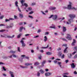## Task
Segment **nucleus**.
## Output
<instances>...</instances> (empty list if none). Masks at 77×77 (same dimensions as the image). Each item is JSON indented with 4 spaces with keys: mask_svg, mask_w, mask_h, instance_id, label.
<instances>
[{
    "mask_svg": "<svg viewBox=\"0 0 77 77\" xmlns=\"http://www.w3.org/2000/svg\"><path fill=\"white\" fill-rule=\"evenodd\" d=\"M51 17H53V19L54 21H56L57 20V16L56 15H51L48 18H51Z\"/></svg>",
    "mask_w": 77,
    "mask_h": 77,
    "instance_id": "obj_1",
    "label": "nucleus"
},
{
    "mask_svg": "<svg viewBox=\"0 0 77 77\" xmlns=\"http://www.w3.org/2000/svg\"><path fill=\"white\" fill-rule=\"evenodd\" d=\"M69 4L68 5L67 7V9L68 10H71V9H72L71 7L72 5V3L71 2H69Z\"/></svg>",
    "mask_w": 77,
    "mask_h": 77,
    "instance_id": "obj_2",
    "label": "nucleus"
},
{
    "mask_svg": "<svg viewBox=\"0 0 77 77\" xmlns=\"http://www.w3.org/2000/svg\"><path fill=\"white\" fill-rule=\"evenodd\" d=\"M18 2L17 1H16L15 2V5L16 6L17 8L18 11L20 12H21V10L20 9V8H19V7H18Z\"/></svg>",
    "mask_w": 77,
    "mask_h": 77,
    "instance_id": "obj_3",
    "label": "nucleus"
},
{
    "mask_svg": "<svg viewBox=\"0 0 77 77\" xmlns=\"http://www.w3.org/2000/svg\"><path fill=\"white\" fill-rule=\"evenodd\" d=\"M67 36L66 37V38L68 40H71L72 39V38L71 37V35L68 34Z\"/></svg>",
    "mask_w": 77,
    "mask_h": 77,
    "instance_id": "obj_4",
    "label": "nucleus"
},
{
    "mask_svg": "<svg viewBox=\"0 0 77 77\" xmlns=\"http://www.w3.org/2000/svg\"><path fill=\"white\" fill-rule=\"evenodd\" d=\"M9 73L11 75V77H15V76H14V73L13 72L10 71L9 72Z\"/></svg>",
    "mask_w": 77,
    "mask_h": 77,
    "instance_id": "obj_5",
    "label": "nucleus"
},
{
    "mask_svg": "<svg viewBox=\"0 0 77 77\" xmlns=\"http://www.w3.org/2000/svg\"><path fill=\"white\" fill-rule=\"evenodd\" d=\"M69 17L71 18L74 19L75 17V15L73 14H72L69 15Z\"/></svg>",
    "mask_w": 77,
    "mask_h": 77,
    "instance_id": "obj_6",
    "label": "nucleus"
},
{
    "mask_svg": "<svg viewBox=\"0 0 77 77\" xmlns=\"http://www.w3.org/2000/svg\"><path fill=\"white\" fill-rule=\"evenodd\" d=\"M49 9L51 11H53V10H55V9H56V8L54 7H50L49 8Z\"/></svg>",
    "mask_w": 77,
    "mask_h": 77,
    "instance_id": "obj_7",
    "label": "nucleus"
},
{
    "mask_svg": "<svg viewBox=\"0 0 77 77\" xmlns=\"http://www.w3.org/2000/svg\"><path fill=\"white\" fill-rule=\"evenodd\" d=\"M21 57H23V59L26 58V59H29V57L26 56V55H21Z\"/></svg>",
    "mask_w": 77,
    "mask_h": 77,
    "instance_id": "obj_8",
    "label": "nucleus"
},
{
    "mask_svg": "<svg viewBox=\"0 0 77 77\" xmlns=\"http://www.w3.org/2000/svg\"><path fill=\"white\" fill-rule=\"evenodd\" d=\"M51 73L48 72L47 73H45V75L46 77H48V76H50V75H51Z\"/></svg>",
    "mask_w": 77,
    "mask_h": 77,
    "instance_id": "obj_9",
    "label": "nucleus"
},
{
    "mask_svg": "<svg viewBox=\"0 0 77 77\" xmlns=\"http://www.w3.org/2000/svg\"><path fill=\"white\" fill-rule=\"evenodd\" d=\"M32 63H25V66H28L32 65Z\"/></svg>",
    "mask_w": 77,
    "mask_h": 77,
    "instance_id": "obj_10",
    "label": "nucleus"
},
{
    "mask_svg": "<svg viewBox=\"0 0 77 77\" xmlns=\"http://www.w3.org/2000/svg\"><path fill=\"white\" fill-rule=\"evenodd\" d=\"M27 9L28 10H26V11L27 12H28L29 11H32V8L31 7H28Z\"/></svg>",
    "mask_w": 77,
    "mask_h": 77,
    "instance_id": "obj_11",
    "label": "nucleus"
},
{
    "mask_svg": "<svg viewBox=\"0 0 77 77\" xmlns=\"http://www.w3.org/2000/svg\"><path fill=\"white\" fill-rule=\"evenodd\" d=\"M20 42L22 43V46L23 47H24L25 46H26V44H25V43H24V41L23 40H21L20 41Z\"/></svg>",
    "mask_w": 77,
    "mask_h": 77,
    "instance_id": "obj_12",
    "label": "nucleus"
},
{
    "mask_svg": "<svg viewBox=\"0 0 77 77\" xmlns=\"http://www.w3.org/2000/svg\"><path fill=\"white\" fill-rule=\"evenodd\" d=\"M1 69L2 71H6V68H5V67L4 66H2Z\"/></svg>",
    "mask_w": 77,
    "mask_h": 77,
    "instance_id": "obj_13",
    "label": "nucleus"
},
{
    "mask_svg": "<svg viewBox=\"0 0 77 77\" xmlns=\"http://www.w3.org/2000/svg\"><path fill=\"white\" fill-rule=\"evenodd\" d=\"M46 63V60H44L42 63V66H44V65Z\"/></svg>",
    "mask_w": 77,
    "mask_h": 77,
    "instance_id": "obj_14",
    "label": "nucleus"
},
{
    "mask_svg": "<svg viewBox=\"0 0 77 77\" xmlns=\"http://www.w3.org/2000/svg\"><path fill=\"white\" fill-rule=\"evenodd\" d=\"M48 40V38H47V36H45L44 37V42H46Z\"/></svg>",
    "mask_w": 77,
    "mask_h": 77,
    "instance_id": "obj_15",
    "label": "nucleus"
},
{
    "mask_svg": "<svg viewBox=\"0 0 77 77\" xmlns=\"http://www.w3.org/2000/svg\"><path fill=\"white\" fill-rule=\"evenodd\" d=\"M76 42V41H75V39H73V41L72 42V45L73 46H74V45H75V44H75Z\"/></svg>",
    "mask_w": 77,
    "mask_h": 77,
    "instance_id": "obj_16",
    "label": "nucleus"
},
{
    "mask_svg": "<svg viewBox=\"0 0 77 77\" xmlns=\"http://www.w3.org/2000/svg\"><path fill=\"white\" fill-rule=\"evenodd\" d=\"M72 55L71 54H68V58H71L72 57Z\"/></svg>",
    "mask_w": 77,
    "mask_h": 77,
    "instance_id": "obj_17",
    "label": "nucleus"
},
{
    "mask_svg": "<svg viewBox=\"0 0 77 77\" xmlns=\"http://www.w3.org/2000/svg\"><path fill=\"white\" fill-rule=\"evenodd\" d=\"M68 21L69 22V23H71V22H73L74 21L73 20V19H69L68 20Z\"/></svg>",
    "mask_w": 77,
    "mask_h": 77,
    "instance_id": "obj_18",
    "label": "nucleus"
},
{
    "mask_svg": "<svg viewBox=\"0 0 77 77\" xmlns=\"http://www.w3.org/2000/svg\"><path fill=\"white\" fill-rule=\"evenodd\" d=\"M25 1H24V0H22L21 1V3L22 4V5L21 6V7H22V6H24V5L23 4V3H24V2H25Z\"/></svg>",
    "mask_w": 77,
    "mask_h": 77,
    "instance_id": "obj_19",
    "label": "nucleus"
},
{
    "mask_svg": "<svg viewBox=\"0 0 77 77\" xmlns=\"http://www.w3.org/2000/svg\"><path fill=\"white\" fill-rule=\"evenodd\" d=\"M66 27L63 26V32H66Z\"/></svg>",
    "mask_w": 77,
    "mask_h": 77,
    "instance_id": "obj_20",
    "label": "nucleus"
},
{
    "mask_svg": "<svg viewBox=\"0 0 77 77\" xmlns=\"http://www.w3.org/2000/svg\"><path fill=\"white\" fill-rule=\"evenodd\" d=\"M61 63H62V62H58L57 63L58 65H59L60 68H62V65H61Z\"/></svg>",
    "mask_w": 77,
    "mask_h": 77,
    "instance_id": "obj_21",
    "label": "nucleus"
},
{
    "mask_svg": "<svg viewBox=\"0 0 77 77\" xmlns=\"http://www.w3.org/2000/svg\"><path fill=\"white\" fill-rule=\"evenodd\" d=\"M12 56L13 57H14V58H17L18 57V56L17 55H16L14 54L12 55Z\"/></svg>",
    "mask_w": 77,
    "mask_h": 77,
    "instance_id": "obj_22",
    "label": "nucleus"
},
{
    "mask_svg": "<svg viewBox=\"0 0 77 77\" xmlns=\"http://www.w3.org/2000/svg\"><path fill=\"white\" fill-rule=\"evenodd\" d=\"M71 67L72 68H74L75 67V66L74 65V63H72V64H71Z\"/></svg>",
    "mask_w": 77,
    "mask_h": 77,
    "instance_id": "obj_23",
    "label": "nucleus"
},
{
    "mask_svg": "<svg viewBox=\"0 0 77 77\" xmlns=\"http://www.w3.org/2000/svg\"><path fill=\"white\" fill-rule=\"evenodd\" d=\"M46 54L47 55H51V54H52V53L50 52H48L46 53Z\"/></svg>",
    "mask_w": 77,
    "mask_h": 77,
    "instance_id": "obj_24",
    "label": "nucleus"
},
{
    "mask_svg": "<svg viewBox=\"0 0 77 77\" xmlns=\"http://www.w3.org/2000/svg\"><path fill=\"white\" fill-rule=\"evenodd\" d=\"M49 28H51V29H56V27L54 25L53 26H50L49 27Z\"/></svg>",
    "mask_w": 77,
    "mask_h": 77,
    "instance_id": "obj_25",
    "label": "nucleus"
},
{
    "mask_svg": "<svg viewBox=\"0 0 77 77\" xmlns=\"http://www.w3.org/2000/svg\"><path fill=\"white\" fill-rule=\"evenodd\" d=\"M23 27H21L20 28V29L19 30V31L20 32H22V30H23Z\"/></svg>",
    "mask_w": 77,
    "mask_h": 77,
    "instance_id": "obj_26",
    "label": "nucleus"
},
{
    "mask_svg": "<svg viewBox=\"0 0 77 77\" xmlns=\"http://www.w3.org/2000/svg\"><path fill=\"white\" fill-rule=\"evenodd\" d=\"M19 17L21 18H23V14L21 13H19Z\"/></svg>",
    "mask_w": 77,
    "mask_h": 77,
    "instance_id": "obj_27",
    "label": "nucleus"
},
{
    "mask_svg": "<svg viewBox=\"0 0 77 77\" xmlns=\"http://www.w3.org/2000/svg\"><path fill=\"white\" fill-rule=\"evenodd\" d=\"M68 47L66 48L65 49H64V53H68V51H67V49H68Z\"/></svg>",
    "mask_w": 77,
    "mask_h": 77,
    "instance_id": "obj_28",
    "label": "nucleus"
},
{
    "mask_svg": "<svg viewBox=\"0 0 77 77\" xmlns=\"http://www.w3.org/2000/svg\"><path fill=\"white\" fill-rule=\"evenodd\" d=\"M39 72H40L41 74H43L44 73V71L42 69H41L39 70Z\"/></svg>",
    "mask_w": 77,
    "mask_h": 77,
    "instance_id": "obj_29",
    "label": "nucleus"
},
{
    "mask_svg": "<svg viewBox=\"0 0 77 77\" xmlns=\"http://www.w3.org/2000/svg\"><path fill=\"white\" fill-rule=\"evenodd\" d=\"M16 51H14L12 50H11L9 52V53H15Z\"/></svg>",
    "mask_w": 77,
    "mask_h": 77,
    "instance_id": "obj_30",
    "label": "nucleus"
},
{
    "mask_svg": "<svg viewBox=\"0 0 77 77\" xmlns=\"http://www.w3.org/2000/svg\"><path fill=\"white\" fill-rule=\"evenodd\" d=\"M20 67L22 68H27V66H20Z\"/></svg>",
    "mask_w": 77,
    "mask_h": 77,
    "instance_id": "obj_31",
    "label": "nucleus"
},
{
    "mask_svg": "<svg viewBox=\"0 0 77 77\" xmlns=\"http://www.w3.org/2000/svg\"><path fill=\"white\" fill-rule=\"evenodd\" d=\"M39 65V63L38 62H36L34 63V65H35V66H36V65Z\"/></svg>",
    "mask_w": 77,
    "mask_h": 77,
    "instance_id": "obj_32",
    "label": "nucleus"
},
{
    "mask_svg": "<svg viewBox=\"0 0 77 77\" xmlns=\"http://www.w3.org/2000/svg\"><path fill=\"white\" fill-rule=\"evenodd\" d=\"M10 26L11 27V28H12L14 27V24L13 23H11L10 24Z\"/></svg>",
    "mask_w": 77,
    "mask_h": 77,
    "instance_id": "obj_33",
    "label": "nucleus"
},
{
    "mask_svg": "<svg viewBox=\"0 0 77 77\" xmlns=\"http://www.w3.org/2000/svg\"><path fill=\"white\" fill-rule=\"evenodd\" d=\"M21 35H22V33H20L19 35H18L17 36V38H20L21 37Z\"/></svg>",
    "mask_w": 77,
    "mask_h": 77,
    "instance_id": "obj_34",
    "label": "nucleus"
},
{
    "mask_svg": "<svg viewBox=\"0 0 77 77\" xmlns=\"http://www.w3.org/2000/svg\"><path fill=\"white\" fill-rule=\"evenodd\" d=\"M49 47V45H47V46L46 47H42V48H45V49H46V48H48Z\"/></svg>",
    "mask_w": 77,
    "mask_h": 77,
    "instance_id": "obj_35",
    "label": "nucleus"
},
{
    "mask_svg": "<svg viewBox=\"0 0 77 77\" xmlns=\"http://www.w3.org/2000/svg\"><path fill=\"white\" fill-rule=\"evenodd\" d=\"M74 50H76V51H77V46H75L73 47Z\"/></svg>",
    "mask_w": 77,
    "mask_h": 77,
    "instance_id": "obj_36",
    "label": "nucleus"
},
{
    "mask_svg": "<svg viewBox=\"0 0 77 77\" xmlns=\"http://www.w3.org/2000/svg\"><path fill=\"white\" fill-rule=\"evenodd\" d=\"M37 75L38 77H40V73L39 72H38Z\"/></svg>",
    "mask_w": 77,
    "mask_h": 77,
    "instance_id": "obj_37",
    "label": "nucleus"
},
{
    "mask_svg": "<svg viewBox=\"0 0 77 77\" xmlns=\"http://www.w3.org/2000/svg\"><path fill=\"white\" fill-rule=\"evenodd\" d=\"M23 6H25L26 7H28V5L26 3H24L23 4Z\"/></svg>",
    "mask_w": 77,
    "mask_h": 77,
    "instance_id": "obj_38",
    "label": "nucleus"
},
{
    "mask_svg": "<svg viewBox=\"0 0 77 77\" xmlns=\"http://www.w3.org/2000/svg\"><path fill=\"white\" fill-rule=\"evenodd\" d=\"M6 31V30L5 29H2L0 30V32H5Z\"/></svg>",
    "mask_w": 77,
    "mask_h": 77,
    "instance_id": "obj_39",
    "label": "nucleus"
},
{
    "mask_svg": "<svg viewBox=\"0 0 77 77\" xmlns=\"http://www.w3.org/2000/svg\"><path fill=\"white\" fill-rule=\"evenodd\" d=\"M69 62V60H65L64 62L65 63H68V62Z\"/></svg>",
    "mask_w": 77,
    "mask_h": 77,
    "instance_id": "obj_40",
    "label": "nucleus"
},
{
    "mask_svg": "<svg viewBox=\"0 0 77 77\" xmlns=\"http://www.w3.org/2000/svg\"><path fill=\"white\" fill-rule=\"evenodd\" d=\"M58 54L60 56H62V52H59Z\"/></svg>",
    "mask_w": 77,
    "mask_h": 77,
    "instance_id": "obj_41",
    "label": "nucleus"
},
{
    "mask_svg": "<svg viewBox=\"0 0 77 77\" xmlns=\"http://www.w3.org/2000/svg\"><path fill=\"white\" fill-rule=\"evenodd\" d=\"M49 32H47L45 33V35H49Z\"/></svg>",
    "mask_w": 77,
    "mask_h": 77,
    "instance_id": "obj_42",
    "label": "nucleus"
},
{
    "mask_svg": "<svg viewBox=\"0 0 77 77\" xmlns=\"http://www.w3.org/2000/svg\"><path fill=\"white\" fill-rule=\"evenodd\" d=\"M72 9H74L75 11H77V8H75V7H73L72 8Z\"/></svg>",
    "mask_w": 77,
    "mask_h": 77,
    "instance_id": "obj_43",
    "label": "nucleus"
},
{
    "mask_svg": "<svg viewBox=\"0 0 77 77\" xmlns=\"http://www.w3.org/2000/svg\"><path fill=\"white\" fill-rule=\"evenodd\" d=\"M6 29H10V28H11V27L9 25V26H7L6 27Z\"/></svg>",
    "mask_w": 77,
    "mask_h": 77,
    "instance_id": "obj_44",
    "label": "nucleus"
},
{
    "mask_svg": "<svg viewBox=\"0 0 77 77\" xmlns=\"http://www.w3.org/2000/svg\"><path fill=\"white\" fill-rule=\"evenodd\" d=\"M62 50L61 48H58L57 49V51H60Z\"/></svg>",
    "mask_w": 77,
    "mask_h": 77,
    "instance_id": "obj_45",
    "label": "nucleus"
},
{
    "mask_svg": "<svg viewBox=\"0 0 77 77\" xmlns=\"http://www.w3.org/2000/svg\"><path fill=\"white\" fill-rule=\"evenodd\" d=\"M69 74V73L68 72L64 73L63 74V75H68Z\"/></svg>",
    "mask_w": 77,
    "mask_h": 77,
    "instance_id": "obj_46",
    "label": "nucleus"
},
{
    "mask_svg": "<svg viewBox=\"0 0 77 77\" xmlns=\"http://www.w3.org/2000/svg\"><path fill=\"white\" fill-rule=\"evenodd\" d=\"M65 57V55L63 54V55L61 57V58L62 59H64Z\"/></svg>",
    "mask_w": 77,
    "mask_h": 77,
    "instance_id": "obj_47",
    "label": "nucleus"
},
{
    "mask_svg": "<svg viewBox=\"0 0 77 77\" xmlns=\"http://www.w3.org/2000/svg\"><path fill=\"white\" fill-rule=\"evenodd\" d=\"M41 32V30L40 29H38L37 31L38 33H40V32Z\"/></svg>",
    "mask_w": 77,
    "mask_h": 77,
    "instance_id": "obj_48",
    "label": "nucleus"
},
{
    "mask_svg": "<svg viewBox=\"0 0 77 77\" xmlns=\"http://www.w3.org/2000/svg\"><path fill=\"white\" fill-rule=\"evenodd\" d=\"M36 5V3L35 2L32 3L31 4L32 6H34V5Z\"/></svg>",
    "mask_w": 77,
    "mask_h": 77,
    "instance_id": "obj_49",
    "label": "nucleus"
},
{
    "mask_svg": "<svg viewBox=\"0 0 77 77\" xmlns=\"http://www.w3.org/2000/svg\"><path fill=\"white\" fill-rule=\"evenodd\" d=\"M62 46H63V47H67V44H64Z\"/></svg>",
    "mask_w": 77,
    "mask_h": 77,
    "instance_id": "obj_50",
    "label": "nucleus"
},
{
    "mask_svg": "<svg viewBox=\"0 0 77 77\" xmlns=\"http://www.w3.org/2000/svg\"><path fill=\"white\" fill-rule=\"evenodd\" d=\"M62 40H63V41H66V42H67V41L66 40V39H65L63 38H62Z\"/></svg>",
    "mask_w": 77,
    "mask_h": 77,
    "instance_id": "obj_51",
    "label": "nucleus"
},
{
    "mask_svg": "<svg viewBox=\"0 0 77 77\" xmlns=\"http://www.w3.org/2000/svg\"><path fill=\"white\" fill-rule=\"evenodd\" d=\"M4 17V16L2 15L0 17V19L2 20V19H3V17Z\"/></svg>",
    "mask_w": 77,
    "mask_h": 77,
    "instance_id": "obj_52",
    "label": "nucleus"
},
{
    "mask_svg": "<svg viewBox=\"0 0 77 77\" xmlns=\"http://www.w3.org/2000/svg\"><path fill=\"white\" fill-rule=\"evenodd\" d=\"M77 58V54H76L74 57V59H76Z\"/></svg>",
    "mask_w": 77,
    "mask_h": 77,
    "instance_id": "obj_53",
    "label": "nucleus"
},
{
    "mask_svg": "<svg viewBox=\"0 0 77 77\" xmlns=\"http://www.w3.org/2000/svg\"><path fill=\"white\" fill-rule=\"evenodd\" d=\"M7 38H11V36L10 35H7Z\"/></svg>",
    "mask_w": 77,
    "mask_h": 77,
    "instance_id": "obj_54",
    "label": "nucleus"
},
{
    "mask_svg": "<svg viewBox=\"0 0 77 77\" xmlns=\"http://www.w3.org/2000/svg\"><path fill=\"white\" fill-rule=\"evenodd\" d=\"M76 53H77V51H74L73 53H72V55H74Z\"/></svg>",
    "mask_w": 77,
    "mask_h": 77,
    "instance_id": "obj_55",
    "label": "nucleus"
},
{
    "mask_svg": "<svg viewBox=\"0 0 77 77\" xmlns=\"http://www.w3.org/2000/svg\"><path fill=\"white\" fill-rule=\"evenodd\" d=\"M10 21L9 20V19H5V22H8V21Z\"/></svg>",
    "mask_w": 77,
    "mask_h": 77,
    "instance_id": "obj_56",
    "label": "nucleus"
},
{
    "mask_svg": "<svg viewBox=\"0 0 77 77\" xmlns=\"http://www.w3.org/2000/svg\"><path fill=\"white\" fill-rule=\"evenodd\" d=\"M54 63H55V64H56V63H57V61H56V60H54Z\"/></svg>",
    "mask_w": 77,
    "mask_h": 77,
    "instance_id": "obj_57",
    "label": "nucleus"
},
{
    "mask_svg": "<svg viewBox=\"0 0 77 77\" xmlns=\"http://www.w3.org/2000/svg\"><path fill=\"white\" fill-rule=\"evenodd\" d=\"M41 12H42V14H43V15H46V14H45V13H44V12H43V11H41Z\"/></svg>",
    "mask_w": 77,
    "mask_h": 77,
    "instance_id": "obj_58",
    "label": "nucleus"
},
{
    "mask_svg": "<svg viewBox=\"0 0 77 77\" xmlns=\"http://www.w3.org/2000/svg\"><path fill=\"white\" fill-rule=\"evenodd\" d=\"M29 18H31L32 19H33V17L32 16L29 15Z\"/></svg>",
    "mask_w": 77,
    "mask_h": 77,
    "instance_id": "obj_59",
    "label": "nucleus"
},
{
    "mask_svg": "<svg viewBox=\"0 0 77 77\" xmlns=\"http://www.w3.org/2000/svg\"><path fill=\"white\" fill-rule=\"evenodd\" d=\"M5 64V63L2 62H0V65H4Z\"/></svg>",
    "mask_w": 77,
    "mask_h": 77,
    "instance_id": "obj_60",
    "label": "nucleus"
},
{
    "mask_svg": "<svg viewBox=\"0 0 77 77\" xmlns=\"http://www.w3.org/2000/svg\"><path fill=\"white\" fill-rule=\"evenodd\" d=\"M63 9H67V7H65V6H64L63 7Z\"/></svg>",
    "mask_w": 77,
    "mask_h": 77,
    "instance_id": "obj_61",
    "label": "nucleus"
},
{
    "mask_svg": "<svg viewBox=\"0 0 77 77\" xmlns=\"http://www.w3.org/2000/svg\"><path fill=\"white\" fill-rule=\"evenodd\" d=\"M17 50L19 52H20V47H18Z\"/></svg>",
    "mask_w": 77,
    "mask_h": 77,
    "instance_id": "obj_62",
    "label": "nucleus"
},
{
    "mask_svg": "<svg viewBox=\"0 0 77 77\" xmlns=\"http://www.w3.org/2000/svg\"><path fill=\"white\" fill-rule=\"evenodd\" d=\"M14 19H17V16L16 15H14Z\"/></svg>",
    "mask_w": 77,
    "mask_h": 77,
    "instance_id": "obj_63",
    "label": "nucleus"
},
{
    "mask_svg": "<svg viewBox=\"0 0 77 77\" xmlns=\"http://www.w3.org/2000/svg\"><path fill=\"white\" fill-rule=\"evenodd\" d=\"M42 57L41 56H40L38 57V59H41V58Z\"/></svg>",
    "mask_w": 77,
    "mask_h": 77,
    "instance_id": "obj_64",
    "label": "nucleus"
}]
</instances>
